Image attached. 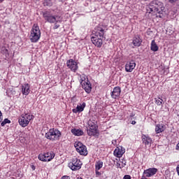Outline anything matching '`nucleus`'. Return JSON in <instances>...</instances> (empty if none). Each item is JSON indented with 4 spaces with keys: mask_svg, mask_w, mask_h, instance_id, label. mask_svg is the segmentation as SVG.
I'll return each mask as SVG.
<instances>
[{
    "mask_svg": "<svg viewBox=\"0 0 179 179\" xmlns=\"http://www.w3.org/2000/svg\"><path fill=\"white\" fill-rule=\"evenodd\" d=\"M43 17L45 20H47L48 23H53V29L57 30L61 26V23H62V18L58 15H52L50 14V12L45 11L43 13Z\"/></svg>",
    "mask_w": 179,
    "mask_h": 179,
    "instance_id": "obj_1",
    "label": "nucleus"
},
{
    "mask_svg": "<svg viewBox=\"0 0 179 179\" xmlns=\"http://www.w3.org/2000/svg\"><path fill=\"white\" fill-rule=\"evenodd\" d=\"M150 11L154 12V13H158L159 17H163V12H164V5L162 1L154 0L150 3Z\"/></svg>",
    "mask_w": 179,
    "mask_h": 179,
    "instance_id": "obj_2",
    "label": "nucleus"
},
{
    "mask_svg": "<svg viewBox=\"0 0 179 179\" xmlns=\"http://www.w3.org/2000/svg\"><path fill=\"white\" fill-rule=\"evenodd\" d=\"M103 38H104V29L98 28L95 31L94 36L91 38V41L96 47L100 48L103 45Z\"/></svg>",
    "mask_w": 179,
    "mask_h": 179,
    "instance_id": "obj_3",
    "label": "nucleus"
},
{
    "mask_svg": "<svg viewBox=\"0 0 179 179\" xmlns=\"http://www.w3.org/2000/svg\"><path fill=\"white\" fill-rule=\"evenodd\" d=\"M40 37H41V31H40V27H38V24H34L31 29L29 40H31V43H37V41L40 40Z\"/></svg>",
    "mask_w": 179,
    "mask_h": 179,
    "instance_id": "obj_4",
    "label": "nucleus"
},
{
    "mask_svg": "<svg viewBox=\"0 0 179 179\" xmlns=\"http://www.w3.org/2000/svg\"><path fill=\"white\" fill-rule=\"evenodd\" d=\"M33 120H34V115L29 113H22L18 118V122L20 127L26 128L30 124V121H33Z\"/></svg>",
    "mask_w": 179,
    "mask_h": 179,
    "instance_id": "obj_5",
    "label": "nucleus"
},
{
    "mask_svg": "<svg viewBox=\"0 0 179 179\" xmlns=\"http://www.w3.org/2000/svg\"><path fill=\"white\" fill-rule=\"evenodd\" d=\"M61 135L62 134L59 130L57 129H50L47 133H45V137L46 138V139L54 142L55 141H59Z\"/></svg>",
    "mask_w": 179,
    "mask_h": 179,
    "instance_id": "obj_6",
    "label": "nucleus"
},
{
    "mask_svg": "<svg viewBox=\"0 0 179 179\" xmlns=\"http://www.w3.org/2000/svg\"><path fill=\"white\" fill-rule=\"evenodd\" d=\"M74 147L76 148L78 153L83 156H87V148L85 147L83 143H80V141H76L74 143Z\"/></svg>",
    "mask_w": 179,
    "mask_h": 179,
    "instance_id": "obj_7",
    "label": "nucleus"
},
{
    "mask_svg": "<svg viewBox=\"0 0 179 179\" xmlns=\"http://www.w3.org/2000/svg\"><path fill=\"white\" fill-rule=\"evenodd\" d=\"M69 167L73 171L76 170H80L82 168V162L78 158H73L72 161L69 164Z\"/></svg>",
    "mask_w": 179,
    "mask_h": 179,
    "instance_id": "obj_8",
    "label": "nucleus"
},
{
    "mask_svg": "<svg viewBox=\"0 0 179 179\" xmlns=\"http://www.w3.org/2000/svg\"><path fill=\"white\" fill-rule=\"evenodd\" d=\"M55 157V154L52 152H45V154H40L38 157V159L41 162H51L52 159Z\"/></svg>",
    "mask_w": 179,
    "mask_h": 179,
    "instance_id": "obj_9",
    "label": "nucleus"
},
{
    "mask_svg": "<svg viewBox=\"0 0 179 179\" xmlns=\"http://www.w3.org/2000/svg\"><path fill=\"white\" fill-rule=\"evenodd\" d=\"M124 153H125V148L121 145L117 147L113 152V155L115 157H122Z\"/></svg>",
    "mask_w": 179,
    "mask_h": 179,
    "instance_id": "obj_10",
    "label": "nucleus"
},
{
    "mask_svg": "<svg viewBox=\"0 0 179 179\" xmlns=\"http://www.w3.org/2000/svg\"><path fill=\"white\" fill-rule=\"evenodd\" d=\"M135 66H136L135 61L131 60L130 62H127L125 65L126 72H132L135 69Z\"/></svg>",
    "mask_w": 179,
    "mask_h": 179,
    "instance_id": "obj_11",
    "label": "nucleus"
},
{
    "mask_svg": "<svg viewBox=\"0 0 179 179\" xmlns=\"http://www.w3.org/2000/svg\"><path fill=\"white\" fill-rule=\"evenodd\" d=\"M67 66L71 71H73V72H75L76 71H78V63L75 62L73 59H69L67 61Z\"/></svg>",
    "mask_w": 179,
    "mask_h": 179,
    "instance_id": "obj_12",
    "label": "nucleus"
},
{
    "mask_svg": "<svg viewBox=\"0 0 179 179\" xmlns=\"http://www.w3.org/2000/svg\"><path fill=\"white\" fill-rule=\"evenodd\" d=\"M156 173H157V169L150 168L143 171V175L145 176V177L150 178L153 177V176H155Z\"/></svg>",
    "mask_w": 179,
    "mask_h": 179,
    "instance_id": "obj_13",
    "label": "nucleus"
},
{
    "mask_svg": "<svg viewBox=\"0 0 179 179\" xmlns=\"http://www.w3.org/2000/svg\"><path fill=\"white\" fill-rule=\"evenodd\" d=\"M81 86L85 90L86 93H90L92 92V84H90L89 80H87L86 82H83Z\"/></svg>",
    "mask_w": 179,
    "mask_h": 179,
    "instance_id": "obj_14",
    "label": "nucleus"
},
{
    "mask_svg": "<svg viewBox=\"0 0 179 179\" xmlns=\"http://www.w3.org/2000/svg\"><path fill=\"white\" fill-rule=\"evenodd\" d=\"M86 107V103L83 102V103H79L77 107L72 110L73 113L77 114V113H82Z\"/></svg>",
    "mask_w": 179,
    "mask_h": 179,
    "instance_id": "obj_15",
    "label": "nucleus"
},
{
    "mask_svg": "<svg viewBox=\"0 0 179 179\" xmlns=\"http://www.w3.org/2000/svg\"><path fill=\"white\" fill-rule=\"evenodd\" d=\"M121 94V87H115L113 92H111V97L113 99H117V97H120V95Z\"/></svg>",
    "mask_w": 179,
    "mask_h": 179,
    "instance_id": "obj_16",
    "label": "nucleus"
},
{
    "mask_svg": "<svg viewBox=\"0 0 179 179\" xmlns=\"http://www.w3.org/2000/svg\"><path fill=\"white\" fill-rule=\"evenodd\" d=\"M142 141L145 146H150L152 145V138L149 136L143 135Z\"/></svg>",
    "mask_w": 179,
    "mask_h": 179,
    "instance_id": "obj_17",
    "label": "nucleus"
},
{
    "mask_svg": "<svg viewBox=\"0 0 179 179\" xmlns=\"http://www.w3.org/2000/svg\"><path fill=\"white\" fill-rule=\"evenodd\" d=\"M22 92L24 96L30 94V85H29V84H24L22 86Z\"/></svg>",
    "mask_w": 179,
    "mask_h": 179,
    "instance_id": "obj_18",
    "label": "nucleus"
},
{
    "mask_svg": "<svg viewBox=\"0 0 179 179\" xmlns=\"http://www.w3.org/2000/svg\"><path fill=\"white\" fill-rule=\"evenodd\" d=\"M133 44L134 47H140L142 44V39L139 36H136L133 38Z\"/></svg>",
    "mask_w": 179,
    "mask_h": 179,
    "instance_id": "obj_19",
    "label": "nucleus"
},
{
    "mask_svg": "<svg viewBox=\"0 0 179 179\" xmlns=\"http://www.w3.org/2000/svg\"><path fill=\"white\" fill-rule=\"evenodd\" d=\"M164 129H166V127L163 124H158L155 127L156 134H161V132H164Z\"/></svg>",
    "mask_w": 179,
    "mask_h": 179,
    "instance_id": "obj_20",
    "label": "nucleus"
},
{
    "mask_svg": "<svg viewBox=\"0 0 179 179\" xmlns=\"http://www.w3.org/2000/svg\"><path fill=\"white\" fill-rule=\"evenodd\" d=\"M71 134H73V135H74L75 136H82L84 132L83 130L80 129H72Z\"/></svg>",
    "mask_w": 179,
    "mask_h": 179,
    "instance_id": "obj_21",
    "label": "nucleus"
},
{
    "mask_svg": "<svg viewBox=\"0 0 179 179\" xmlns=\"http://www.w3.org/2000/svg\"><path fill=\"white\" fill-rule=\"evenodd\" d=\"M87 131L89 136H94L97 135V128L88 127Z\"/></svg>",
    "mask_w": 179,
    "mask_h": 179,
    "instance_id": "obj_22",
    "label": "nucleus"
},
{
    "mask_svg": "<svg viewBox=\"0 0 179 179\" xmlns=\"http://www.w3.org/2000/svg\"><path fill=\"white\" fill-rule=\"evenodd\" d=\"M97 122L93 119H90L88 121V128H97Z\"/></svg>",
    "mask_w": 179,
    "mask_h": 179,
    "instance_id": "obj_23",
    "label": "nucleus"
},
{
    "mask_svg": "<svg viewBox=\"0 0 179 179\" xmlns=\"http://www.w3.org/2000/svg\"><path fill=\"white\" fill-rule=\"evenodd\" d=\"M150 48H151V51H154L155 52L159 50V46H157V44H156V42L155 41V40L152 41Z\"/></svg>",
    "mask_w": 179,
    "mask_h": 179,
    "instance_id": "obj_24",
    "label": "nucleus"
},
{
    "mask_svg": "<svg viewBox=\"0 0 179 179\" xmlns=\"http://www.w3.org/2000/svg\"><path fill=\"white\" fill-rule=\"evenodd\" d=\"M116 166L117 169H123L127 166V161L122 159L120 162H117Z\"/></svg>",
    "mask_w": 179,
    "mask_h": 179,
    "instance_id": "obj_25",
    "label": "nucleus"
},
{
    "mask_svg": "<svg viewBox=\"0 0 179 179\" xmlns=\"http://www.w3.org/2000/svg\"><path fill=\"white\" fill-rule=\"evenodd\" d=\"M103 167V162L98 161L95 164V170H100Z\"/></svg>",
    "mask_w": 179,
    "mask_h": 179,
    "instance_id": "obj_26",
    "label": "nucleus"
},
{
    "mask_svg": "<svg viewBox=\"0 0 179 179\" xmlns=\"http://www.w3.org/2000/svg\"><path fill=\"white\" fill-rule=\"evenodd\" d=\"M80 85H82L83 82H87V76L85 75L80 76Z\"/></svg>",
    "mask_w": 179,
    "mask_h": 179,
    "instance_id": "obj_27",
    "label": "nucleus"
},
{
    "mask_svg": "<svg viewBox=\"0 0 179 179\" xmlns=\"http://www.w3.org/2000/svg\"><path fill=\"white\" fill-rule=\"evenodd\" d=\"M155 103H156L157 106H162V104H163V99H162L160 98H159L158 99H155Z\"/></svg>",
    "mask_w": 179,
    "mask_h": 179,
    "instance_id": "obj_28",
    "label": "nucleus"
},
{
    "mask_svg": "<svg viewBox=\"0 0 179 179\" xmlns=\"http://www.w3.org/2000/svg\"><path fill=\"white\" fill-rule=\"evenodd\" d=\"M44 6H52V2L51 0H45L43 3Z\"/></svg>",
    "mask_w": 179,
    "mask_h": 179,
    "instance_id": "obj_29",
    "label": "nucleus"
},
{
    "mask_svg": "<svg viewBox=\"0 0 179 179\" xmlns=\"http://www.w3.org/2000/svg\"><path fill=\"white\" fill-rule=\"evenodd\" d=\"M6 124H10V120L8 119H4V120L1 123V127H5Z\"/></svg>",
    "mask_w": 179,
    "mask_h": 179,
    "instance_id": "obj_30",
    "label": "nucleus"
},
{
    "mask_svg": "<svg viewBox=\"0 0 179 179\" xmlns=\"http://www.w3.org/2000/svg\"><path fill=\"white\" fill-rule=\"evenodd\" d=\"M95 173H96V177H100V176H101V172L99 171V170L95 169Z\"/></svg>",
    "mask_w": 179,
    "mask_h": 179,
    "instance_id": "obj_31",
    "label": "nucleus"
},
{
    "mask_svg": "<svg viewBox=\"0 0 179 179\" xmlns=\"http://www.w3.org/2000/svg\"><path fill=\"white\" fill-rule=\"evenodd\" d=\"M123 179H131V176H129V175H125V176L123 177Z\"/></svg>",
    "mask_w": 179,
    "mask_h": 179,
    "instance_id": "obj_32",
    "label": "nucleus"
},
{
    "mask_svg": "<svg viewBox=\"0 0 179 179\" xmlns=\"http://www.w3.org/2000/svg\"><path fill=\"white\" fill-rule=\"evenodd\" d=\"M112 144L114 145V146H115V145H117V140L112 141Z\"/></svg>",
    "mask_w": 179,
    "mask_h": 179,
    "instance_id": "obj_33",
    "label": "nucleus"
},
{
    "mask_svg": "<svg viewBox=\"0 0 179 179\" xmlns=\"http://www.w3.org/2000/svg\"><path fill=\"white\" fill-rule=\"evenodd\" d=\"M2 120H3V118H2V112H1V110H0V122H2Z\"/></svg>",
    "mask_w": 179,
    "mask_h": 179,
    "instance_id": "obj_34",
    "label": "nucleus"
},
{
    "mask_svg": "<svg viewBox=\"0 0 179 179\" xmlns=\"http://www.w3.org/2000/svg\"><path fill=\"white\" fill-rule=\"evenodd\" d=\"M171 3H174V2H177L178 0H169Z\"/></svg>",
    "mask_w": 179,
    "mask_h": 179,
    "instance_id": "obj_35",
    "label": "nucleus"
},
{
    "mask_svg": "<svg viewBox=\"0 0 179 179\" xmlns=\"http://www.w3.org/2000/svg\"><path fill=\"white\" fill-rule=\"evenodd\" d=\"M61 179H69V176H64Z\"/></svg>",
    "mask_w": 179,
    "mask_h": 179,
    "instance_id": "obj_36",
    "label": "nucleus"
},
{
    "mask_svg": "<svg viewBox=\"0 0 179 179\" xmlns=\"http://www.w3.org/2000/svg\"><path fill=\"white\" fill-rule=\"evenodd\" d=\"M176 171L178 173V175L179 176V164L178 165V166L176 168Z\"/></svg>",
    "mask_w": 179,
    "mask_h": 179,
    "instance_id": "obj_37",
    "label": "nucleus"
},
{
    "mask_svg": "<svg viewBox=\"0 0 179 179\" xmlns=\"http://www.w3.org/2000/svg\"><path fill=\"white\" fill-rule=\"evenodd\" d=\"M131 124H132V125H135V124H136V122L135 120H133V121L131 122Z\"/></svg>",
    "mask_w": 179,
    "mask_h": 179,
    "instance_id": "obj_38",
    "label": "nucleus"
},
{
    "mask_svg": "<svg viewBox=\"0 0 179 179\" xmlns=\"http://www.w3.org/2000/svg\"><path fill=\"white\" fill-rule=\"evenodd\" d=\"M141 179H148V178H146V176H143L142 178H141Z\"/></svg>",
    "mask_w": 179,
    "mask_h": 179,
    "instance_id": "obj_39",
    "label": "nucleus"
},
{
    "mask_svg": "<svg viewBox=\"0 0 179 179\" xmlns=\"http://www.w3.org/2000/svg\"><path fill=\"white\" fill-rule=\"evenodd\" d=\"M4 51H5L6 54H7V52H8V49L4 48Z\"/></svg>",
    "mask_w": 179,
    "mask_h": 179,
    "instance_id": "obj_40",
    "label": "nucleus"
},
{
    "mask_svg": "<svg viewBox=\"0 0 179 179\" xmlns=\"http://www.w3.org/2000/svg\"><path fill=\"white\" fill-rule=\"evenodd\" d=\"M32 170H36V167H34V166H32Z\"/></svg>",
    "mask_w": 179,
    "mask_h": 179,
    "instance_id": "obj_41",
    "label": "nucleus"
},
{
    "mask_svg": "<svg viewBox=\"0 0 179 179\" xmlns=\"http://www.w3.org/2000/svg\"><path fill=\"white\" fill-rule=\"evenodd\" d=\"M59 2H64V0H59Z\"/></svg>",
    "mask_w": 179,
    "mask_h": 179,
    "instance_id": "obj_42",
    "label": "nucleus"
},
{
    "mask_svg": "<svg viewBox=\"0 0 179 179\" xmlns=\"http://www.w3.org/2000/svg\"><path fill=\"white\" fill-rule=\"evenodd\" d=\"M3 2V0H0V3Z\"/></svg>",
    "mask_w": 179,
    "mask_h": 179,
    "instance_id": "obj_43",
    "label": "nucleus"
}]
</instances>
